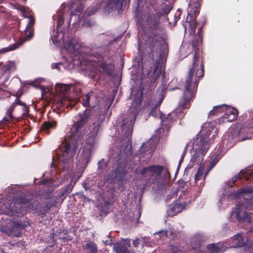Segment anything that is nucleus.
Returning <instances> with one entry per match:
<instances>
[{"instance_id": "nucleus-9", "label": "nucleus", "mask_w": 253, "mask_h": 253, "mask_svg": "<svg viewBox=\"0 0 253 253\" xmlns=\"http://www.w3.org/2000/svg\"><path fill=\"white\" fill-rule=\"evenodd\" d=\"M71 85L70 84H56L55 88L56 91L63 94L64 96V98L60 99V106L61 107H65L67 108H72L74 107V104H72L71 101L67 97L68 92L70 89Z\"/></svg>"}, {"instance_id": "nucleus-6", "label": "nucleus", "mask_w": 253, "mask_h": 253, "mask_svg": "<svg viewBox=\"0 0 253 253\" xmlns=\"http://www.w3.org/2000/svg\"><path fill=\"white\" fill-rule=\"evenodd\" d=\"M225 112L223 116V122H231L235 120L238 116V111L236 109L231 107V106L226 104L216 106L209 113V117L218 115L219 114Z\"/></svg>"}, {"instance_id": "nucleus-48", "label": "nucleus", "mask_w": 253, "mask_h": 253, "mask_svg": "<svg viewBox=\"0 0 253 253\" xmlns=\"http://www.w3.org/2000/svg\"><path fill=\"white\" fill-rule=\"evenodd\" d=\"M26 7H25L23 5H19V4H18L17 5V6L16 7V8L19 10L21 13H22L23 12H24V11L25 10V9H26Z\"/></svg>"}, {"instance_id": "nucleus-63", "label": "nucleus", "mask_w": 253, "mask_h": 253, "mask_svg": "<svg viewBox=\"0 0 253 253\" xmlns=\"http://www.w3.org/2000/svg\"><path fill=\"white\" fill-rule=\"evenodd\" d=\"M184 152L182 154V156H181V158H184Z\"/></svg>"}, {"instance_id": "nucleus-35", "label": "nucleus", "mask_w": 253, "mask_h": 253, "mask_svg": "<svg viewBox=\"0 0 253 253\" xmlns=\"http://www.w3.org/2000/svg\"><path fill=\"white\" fill-rule=\"evenodd\" d=\"M25 34L26 35V37L25 38V41H29L33 37L34 34V28H26V30L25 31Z\"/></svg>"}, {"instance_id": "nucleus-10", "label": "nucleus", "mask_w": 253, "mask_h": 253, "mask_svg": "<svg viewBox=\"0 0 253 253\" xmlns=\"http://www.w3.org/2000/svg\"><path fill=\"white\" fill-rule=\"evenodd\" d=\"M52 42L54 44L57 45L62 41L64 46L66 49H78L81 47V44L75 42V38H72L68 41H64V34L61 32H57L56 34L52 38Z\"/></svg>"}, {"instance_id": "nucleus-17", "label": "nucleus", "mask_w": 253, "mask_h": 253, "mask_svg": "<svg viewBox=\"0 0 253 253\" xmlns=\"http://www.w3.org/2000/svg\"><path fill=\"white\" fill-rule=\"evenodd\" d=\"M234 213L239 222L250 223L252 221V216L250 212H242L240 208H236Z\"/></svg>"}, {"instance_id": "nucleus-23", "label": "nucleus", "mask_w": 253, "mask_h": 253, "mask_svg": "<svg viewBox=\"0 0 253 253\" xmlns=\"http://www.w3.org/2000/svg\"><path fill=\"white\" fill-rule=\"evenodd\" d=\"M22 93L18 94V92L13 95L16 97L14 102L11 105H14V107L15 108L16 105H20L23 107V114L26 115L29 113V107L26 105V103L22 101L20 97L22 95Z\"/></svg>"}, {"instance_id": "nucleus-26", "label": "nucleus", "mask_w": 253, "mask_h": 253, "mask_svg": "<svg viewBox=\"0 0 253 253\" xmlns=\"http://www.w3.org/2000/svg\"><path fill=\"white\" fill-rule=\"evenodd\" d=\"M232 246L231 247L236 248L238 247H243L245 245L242 236L240 234L235 235L232 238Z\"/></svg>"}, {"instance_id": "nucleus-16", "label": "nucleus", "mask_w": 253, "mask_h": 253, "mask_svg": "<svg viewBox=\"0 0 253 253\" xmlns=\"http://www.w3.org/2000/svg\"><path fill=\"white\" fill-rule=\"evenodd\" d=\"M139 89L135 92L132 101V106L134 107V110L136 111L139 109L143 98V90L144 88L142 83L139 84Z\"/></svg>"}, {"instance_id": "nucleus-13", "label": "nucleus", "mask_w": 253, "mask_h": 253, "mask_svg": "<svg viewBox=\"0 0 253 253\" xmlns=\"http://www.w3.org/2000/svg\"><path fill=\"white\" fill-rule=\"evenodd\" d=\"M164 169V167L161 165H152L148 167L143 168L140 171V174L144 177L150 179L152 175L159 176Z\"/></svg>"}, {"instance_id": "nucleus-20", "label": "nucleus", "mask_w": 253, "mask_h": 253, "mask_svg": "<svg viewBox=\"0 0 253 253\" xmlns=\"http://www.w3.org/2000/svg\"><path fill=\"white\" fill-rule=\"evenodd\" d=\"M154 147L151 145V143L150 142L143 143L141 148L137 151V155L140 156L141 158V156L144 157L145 155H147L148 154L150 156L154 151Z\"/></svg>"}, {"instance_id": "nucleus-15", "label": "nucleus", "mask_w": 253, "mask_h": 253, "mask_svg": "<svg viewBox=\"0 0 253 253\" xmlns=\"http://www.w3.org/2000/svg\"><path fill=\"white\" fill-rule=\"evenodd\" d=\"M57 204L56 200L48 198L46 200L45 205L38 211V214L42 218H44L52 206H55Z\"/></svg>"}, {"instance_id": "nucleus-38", "label": "nucleus", "mask_w": 253, "mask_h": 253, "mask_svg": "<svg viewBox=\"0 0 253 253\" xmlns=\"http://www.w3.org/2000/svg\"><path fill=\"white\" fill-rule=\"evenodd\" d=\"M67 194L63 188H61L58 191L57 197L58 198H62V200H64L67 197Z\"/></svg>"}, {"instance_id": "nucleus-39", "label": "nucleus", "mask_w": 253, "mask_h": 253, "mask_svg": "<svg viewBox=\"0 0 253 253\" xmlns=\"http://www.w3.org/2000/svg\"><path fill=\"white\" fill-rule=\"evenodd\" d=\"M100 124L101 123L99 121H95L94 122L93 124V127L90 129V131L98 133L99 128L100 127Z\"/></svg>"}, {"instance_id": "nucleus-59", "label": "nucleus", "mask_w": 253, "mask_h": 253, "mask_svg": "<svg viewBox=\"0 0 253 253\" xmlns=\"http://www.w3.org/2000/svg\"><path fill=\"white\" fill-rule=\"evenodd\" d=\"M183 160V158H181V159L180 160V161H179V166H178V167H179V166L180 165V164L182 162Z\"/></svg>"}, {"instance_id": "nucleus-34", "label": "nucleus", "mask_w": 253, "mask_h": 253, "mask_svg": "<svg viewBox=\"0 0 253 253\" xmlns=\"http://www.w3.org/2000/svg\"><path fill=\"white\" fill-rule=\"evenodd\" d=\"M114 174L117 178L122 180L125 176L126 172L124 169L117 168L115 169Z\"/></svg>"}, {"instance_id": "nucleus-37", "label": "nucleus", "mask_w": 253, "mask_h": 253, "mask_svg": "<svg viewBox=\"0 0 253 253\" xmlns=\"http://www.w3.org/2000/svg\"><path fill=\"white\" fill-rule=\"evenodd\" d=\"M18 46V44H13L7 47L3 48L0 49V54L15 50L17 49Z\"/></svg>"}, {"instance_id": "nucleus-32", "label": "nucleus", "mask_w": 253, "mask_h": 253, "mask_svg": "<svg viewBox=\"0 0 253 253\" xmlns=\"http://www.w3.org/2000/svg\"><path fill=\"white\" fill-rule=\"evenodd\" d=\"M163 99H161L159 101V102L155 104L151 109V110L150 112V114L154 117H157L159 113H161L160 111V107L162 102Z\"/></svg>"}, {"instance_id": "nucleus-11", "label": "nucleus", "mask_w": 253, "mask_h": 253, "mask_svg": "<svg viewBox=\"0 0 253 253\" xmlns=\"http://www.w3.org/2000/svg\"><path fill=\"white\" fill-rule=\"evenodd\" d=\"M200 5L199 4H193L192 5L190 11H188L186 22L189 23L191 31L190 34H195V33L197 25L196 17L200 13Z\"/></svg>"}, {"instance_id": "nucleus-40", "label": "nucleus", "mask_w": 253, "mask_h": 253, "mask_svg": "<svg viewBox=\"0 0 253 253\" xmlns=\"http://www.w3.org/2000/svg\"><path fill=\"white\" fill-rule=\"evenodd\" d=\"M90 96L88 94H86L83 98V105L84 107H88L89 106Z\"/></svg>"}, {"instance_id": "nucleus-30", "label": "nucleus", "mask_w": 253, "mask_h": 253, "mask_svg": "<svg viewBox=\"0 0 253 253\" xmlns=\"http://www.w3.org/2000/svg\"><path fill=\"white\" fill-rule=\"evenodd\" d=\"M220 244L216 245L215 244H210L208 246V249L211 253H222L224 251V249H221Z\"/></svg>"}, {"instance_id": "nucleus-21", "label": "nucleus", "mask_w": 253, "mask_h": 253, "mask_svg": "<svg viewBox=\"0 0 253 253\" xmlns=\"http://www.w3.org/2000/svg\"><path fill=\"white\" fill-rule=\"evenodd\" d=\"M181 210V205L177 201H175L169 205L168 212L169 215L173 216L180 212Z\"/></svg>"}, {"instance_id": "nucleus-44", "label": "nucleus", "mask_w": 253, "mask_h": 253, "mask_svg": "<svg viewBox=\"0 0 253 253\" xmlns=\"http://www.w3.org/2000/svg\"><path fill=\"white\" fill-rule=\"evenodd\" d=\"M73 188V186L71 184V183L63 187V189H65L67 193H70Z\"/></svg>"}, {"instance_id": "nucleus-55", "label": "nucleus", "mask_w": 253, "mask_h": 253, "mask_svg": "<svg viewBox=\"0 0 253 253\" xmlns=\"http://www.w3.org/2000/svg\"><path fill=\"white\" fill-rule=\"evenodd\" d=\"M41 184H45L46 183V181L45 180H42L40 182Z\"/></svg>"}, {"instance_id": "nucleus-1", "label": "nucleus", "mask_w": 253, "mask_h": 253, "mask_svg": "<svg viewBox=\"0 0 253 253\" xmlns=\"http://www.w3.org/2000/svg\"><path fill=\"white\" fill-rule=\"evenodd\" d=\"M146 20L147 27L144 30L145 46L150 51V55L153 58L155 53L161 56L165 46V40L161 34L160 20L165 15L170 11L169 6L160 8L158 0H146Z\"/></svg>"}, {"instance_id": "nucleus-36", "label": "nucleus", "mask_w": 253, "mask_h": 253, "mask_svg": "<svg viewBox=\"0 0 253 253\" xmlns=\"http://www.w3.org/2000/svg\"><path fill=\"white\" fill-rule=\"evenodd\" d=\"M98 169L101 170H107L108 165L107 162H105L104 159L99 160L97 164Z\"/></svg>"}, {"instance_id": "nucleus-54", "label": "nucleus", "mask_w": 253, "mask_h": 253, "mask_svg": "<svg viewBox=\"0 0 253 253\" xmlns=\"http://www.w3.org/2000/svg\"><path fill=\"white\" fill-rule=\"evenodd\" d=\"M104 205L105 206H109L110 205V202L109 201H105Z\"/></svg>"}, {"instance_id": "nucleus-46", "label": "nucleus", "mask_w": 253, "mask_h": 253, "mask_svg": "<svg viewBox=\"0 0 253 253\" xmlns=\"http://www.w3.org/2000/svg\"><path fill=\"white\" fill-rule=\"evenodd\" d=\"M15 66L14 62L13 61L9 62L6 65H5V69L6 70H10Z\"/></svg>"}, {"instance_id": "nucleus-28", "label": "nucleus", "mask_w": 253, "mask_h": 253, "mask_svg": "<svg viewBox=\"0 0 253 253\" xmlns=\"http://www.w3.org/2000/svg\"><path fill=\"white\" fill-rule=\"evenodd\" d=\"M206 172V171L205 172V167L204 166H200L198 168L197 172L195 175V184H196V185H197V181L201 179L203 177V180H205V179H204V175Z\"/></svg>"}, {"instance_id": "nucleus-29", "label": "nucleus", "mask_w": 253, "mask_h": 253, "mask_svg": "<svg viewBox=\"0 0 253 253\" xmlns=\"http://www.w3.org/2000/svg\"><path fill=\"white\" fill-rule=\"evenodd\" d=\"M219 159L220 158L218 155H216L215 156H214V157L212 158L211 161L210 162L207 169L206 172L205 174L204 179H206V177L208 175V173L209 172V171L216 165V164L219 161Z\"/></svg>"}, {"instance_id": "nucleus-24", "label": "nucleus", "mask_w": 253, "mask_h": 253, "mask_svg": "<svg viewBox=\"0 0 253 253\" xmlns=\"http://www.w3.org/2000/svg\"><path fill=\"white\" fill-rule=\"evenodd\" d=\"M98 67L101 72L108 76L112 75L114 69V67L112 64H107L104 62L100 63Z\"/></svg>"}, {"instance_id": "nucleus-57", "label": "nucleus", "mask_w": 253, "mask_h": 253, "mask_svg": "<svg viewBox=\"0 0 253 253\" xmlns=\"http://www.w3.org/2000/svg\"><path fill=\"white\" fill-rule=\"evenodd\" d=\"M169 197L166 200V202H169V200L171 199L172 198V197H171L170 196H168Z\"/></svg>"}, {"instance_id": "nucleus-47", "label": "nucleus", "mask_w": 253, "mask_h": 253, "mask_svg": "<svg viewBox=\"0 0 253 253\" xmlns=\"http://www.w3.org/2000/svg\"><path fill=\"white\" fill-rule=\"evenodd\" d=\"M205 23H206V21H204L202 26H201L200 28H199L197 34L196 35H195L196 36H200L201 37H202V36H203V32H202L203 26L205 24Z\"/></svg>"}, {"instance_id": "nucleus-8", "label": "nucleus", "mask_w": 253, "mask_h": 253, "mask_svg": "<svg viewBox=\"0 0 253 253\" xmlns=\"http://www.w3.org/2000/svg\"><path fill=\"white\" fill-rule=\"evenodd\" d=\"M97 133L90 130L86 138L83 150L82 163L86 166L90 161L92 152L94 150L95 139Z\"/></svg>"}, {"instance_id": "nucleus-25", "label": "nucleus", "mask_w": 253, "mask_h": 253, "mask_svg": "<svg viewBox=\"0 0 253 253\" xmlns=\"http://www.w3.org/2000/svg\"><path fill=\"white\" fill-rule=\"evenodd\" d=\"M253 193V186H244L240 188L234 194V196L236 198H240L247 195L248 194Z\"/></svg>"}, {"instance_id": "nucleus-4", "label": "nucleus", "mask_w": 253, "mask_h": 253, "mask_svg": "<svg viewBox=\"0 0 253 253\" xmlns=\"http://www.w3.org/2000/svg\"><path fill=\"white\" fill-rule=\"evenodd\" d=\"M38 202L35 197L26 195L14 199L13 205L9 206V209L12 212L25 214L28 211L35 208Z\"/></svg>"}, {"instance_id": "nucleus-51", "label": "nucleus", "mask_w": 253, "mask_h": 253, "mask_svg": "<svg viewBox=\"0 0 253 253\" xmlns=\"http://www.w3.org/2000/svg\"><path fill=\"white\" fill-rule=\"evenodd\" d=\"M139 244V240L138 238L133 241V245L135 247H137Z\"/></svg>"}, {"instance_id": "nucleus-52", "label": "nucleus", "mask_w": 253, "mask_h": 253, "mask_svg": "<svg viewBox=\"0 0 253 253\" xmlns=\"http://www.w3.org/2000/svg\"><path fill=\"white\" fill-rule=\"evenodd\" d=\"M64 20L62 17H59L58 19V26L62 25L63 24Z\"/></svg>"}, {"instance_id": "nucleus-22", "label": "nucleus", "mask_w": 253, "mask_h": 253, "mask_svg": "<svg viewBox=\"0 0 253 253\" xmlns=\"http://www.w3.org/2000/svg\"><path fill=\"white\" fill-rule=\"evenodd\" d=\"M123 6V0H108L105 7L109 9V11H112L114 10L122 8Z\"/></svg>"}, {"instance_id": "nucleus-45", "label": "nucleus", "mask_w": 253, "mask_h": 253, "mask_svg": "<svg viewBox=\"0 0 253 253\" xmlns=\"http://www.w3.org/2000/svg\"><path fill=\"white\" fill-rule=\"evenodd\" d=\"M15 109V108L14 107V105H11V106L9 107V108L8 109L7 111V114L10 118V120H11L13 117L12 115V112Z\"/></svg>"}, {"instance_id": "nucleus-18", "label": "nucleus", "mask_w": 253, "mask_h": 253, "mask_svg": "<svg viewBox=\"0 0 253 253\" xmlns=\"http://www.w3.org/2000/svg\"><path fill=\"white\" fill-rule=\"evenodd\" d=\"M172 115V113H169L168 114L167 117H166L165 114L160 113V118L161 120L162 127L163 129L168 130L172 126L174 122V119Z\"/></svg>"}, {"instance_id": "nucleus-2", "label": "nucleus", "mask_w": 253, "mask_h": 253, "mask_svg": "<svg viewBox=\"0 0 253 253\" xmlns=\"http://www.w3.org/2000/svg\"><path fill=\"white\" fill-rule=\"evenodd\" d=\"M202 43V37L200 36H194L192 41V46L196 48L193 58L192 65L190 67L188 76L182 87L183 90L182 98L180 105L183 109L187 108L189 102L195 97L197 91L199 81L203 78L205 74L204 61L202 60L200 68L197 69L200 56L198 46Z\"/></svg>"}, {"instance_id": "nucleus-27", "label": "nucleus", "mask_w": 253, "mask_h": 253, "mask_svg": "<svg viewBox=\"0 0 253 253\" xmlns=\"http://www.w3.org/2000/svg\"><path fill=\"white\" fill-rule=\"evenodd\" d=\"M24 228V225L20 223L15 222L11 231V235L19 237L21 234L20 231Z\"/></svg>"}, {"instance_id": "nucleus-62", "label": "nucleus", "mask_w": 253, "mask_h": 253, "mask_svg": "<svg viewBox=\"0 0 253 253\" xmlns=\"http://www.w3.org/2000/svg\"><path fill=\"white\" fill-rule=\"evenodd\" d=\"M23 2H24V3H26V2L27 1V0H21Z\"/></svg>"}, {"instance_id": "nucleus-33", "label": "nucleus", "mask_w": 253, "mask_h": 253, "mask_svg": "<svg viewBox=\"0 0 253 253\" xmlns=\"http://www.w3.org/2000/svg\"><path fill=\"white\" fill-rule=\"evenodd\" d=\"M117 253H135L133 251H129L124 245H118L116 247Z\"/></svg>"}, {"instance_id": "nucleus-58", "label": "nucleus", "mask_w": 253, "mask_h": 253, "mask_svg": "<svg viewBox=\"0 0 253 253\" xmlns=\"http://www.w3.org/2000/svg\"><path fill=\"white\" fill-rule=\"evenodd\" d=\"M4 91V92H5V93H6V94H8V96H7L8 97H10V94L9 92L7 91Z\"/></svg>"}, {"instance_id": "nucleus-61", "label": "nucleus", "mask_w": 253, "mask_h": 253, "mask_svg": "<svg viewBox=\"0 0 253 253\" xmlns=\"http://www.w3.org/2000/svg\"><path fill=\"white\" fill-rule=\"evenodd\" d=\"M99 2V3H101L102 2L103 0H97Z\"/></svg>"}, {"instance_id": "nucleus-43", "label": "nucleus", "mask_w": 253, "mask_h": 253, "mask_svg": "<svg viewBox=\"0 0 253 253\" xmlns=\"http://www.w3.org/2000/svg\"><path fill=\"white\" fill-rule=\"evenodd\" d=\"M24 16V17L26 18H29L32 16L31 12L29 10V8L28 7H26L24 12L22 13Z\"/></svg>"}, {"instance_id": "nucleus-41", "label": "nucleus", "mask_w": 253, "mask_h": 253, "mask_svg": "<svg viewBox=\"0 0 253 253\" xmlns=\"http://www.w3.org/2000/svg\"><path fill=\"white\" fill-rule=\"evenodd\" d=\"M99 8V6H97V7H94L92 8V9H90V8H88L87 10V15H91L95 13L98 9Z\"/></svg>"}, {"instance_id": "nucleus-14", "label": "nucleus", "mask_w": 253, "mask_h": 253, "mask_svg": "<svg viewBox=\"0 0 253 253\" xmlns=\"http://www.w3.org/2000/svg\"><path fill=\"white\" fill-rule=\"evenodd\" d=\"M194 145L198 146V147L196 148V150L201 151L202 155L204 156L210 146L208 143V137L206 135H201L194 141Z\"/></svg>"}, {"instance_id": "nucleus-19", "label": "nucleus", "mask_w": 253, "mask_h": 253, "mask_svg": "<svg viewBox=\"0 0 253 253\" xmlns=\"http://www.w3.org/2000/svg\"><path fill=\"white\" fill-rule=\"evenodd\" d=\"M57 122L55 120H48L44 121L42 125L41 130L47 134H49L50 131L56 128Z\"/></svg>"}, {"instance_id": "nucleus-56", "label": "nucleus", "mask_w": 253, "mask_h": 253, "mask_svg": "<svg viewBox=\"0 0 253 253\" xmlns=\"http://www.w3.org/2000/svg\"><path fill=\"white\" fill-rule=\"evenodd\" d=\"M201 242L200 241H198V242H197V244L196 245L197 246L198 248L200 247V246H201Z\"/></svg>"}, {"instance_id": "nucleus-60", "label": "nucleus", "mask_w": 253, "mask_h": 253, "mask_svg": "<svg viewBox=\"0 0 253 253\" xmlns=\"http://www.w3.org/2000/svg\"><path fill=\"white\" fill-rule=\"evenodd\" d=\"M249 231L250 232H253V226L252 227H251Z\"/></svg>"}, {"instance_id": "nucleus-53", "label": "nucleus", "mask_w": 253, "mask_h": 253, "mask_svg": "<svg viewBox=\"0 0 253 253\" xmlns=\"http://www.w3.org/2000/svg\"><path fill=\"white\" fill-rule=\"evenodd\" d=\"M193 1L194 4H199L201 5V3L202 0H192Z\"/></svg>"}, {"instance_id": "nucleus-50", "label": "nucleus", "mask_w": 253, "mask_h": 253, "mask_svg": "<svg viewBox=\"0 0 253 253\" xmlns=\"http://www.w3.org/2000/svg\"><path fill=\"white\" fill-rule=\"evenodd\" d=\"M84 7L81 4H80V5H79L78 7L75 9V11L78 13H81Z\"/></svg>"}, {"instance_id": "nucleus-5", "label": "nucleus", "mask_w": 253, "mask_h": 253, "mask_svg": "<svg viewBox=\"0 0 253 253\" xmlns=\"http://www.w3.org/2000/svg\"><path fill=\"white\" fill-rule=\"evenodd\" d=\"M253 138V119L246 121L240 129L232 130L229 139H236L238 141H243Z\"/></svg>"}, {"instance_id": "nucleus-42", "label": "nucleus", "mask_w": 253, "mask_h": 253, "mask_svg": "<svg viewBox=\"0 0 253 253\" xmlns=\"http://www.w3.org/2000/svg\"><path fill=\"white\" fill-rule=\"evenodd\" d=\"M30 19V21L27 24L26 28H34L33 26L35 23V18L32 16L31 17L28 18Z\"/></svg>"}, {"instance_id": "nucleus-3", "label": "nucleus", "mask_w": 253, "mask_h": 253, "mask_svg": "<svg viewBox=\"0 0 253 253\" xmlns=\"http://www.w3.org/2000/svg\"><path fill=\"white\" fill-rule=\"evenodd\" d=\"M80 119L72 125L69 134L65 136L64 140L59 147L62 152V156L66 157L69 154L73 155L77 149L79 140L83 135L82 128L88 122L92 115L91 111L85 109L82 114H79Z\"/></svg>"}, {"instance_id": "nucleus-64", "label": "nucleus", "mask_w": 253, "mask_h": 253, "mask_svg": "<svg viewBox=\"0 0 253 253\" xmlns=\"http://www.w3.org/2000/svg\"><path fill=\"white\" fill-rule=\"evenodd\" d=\"M66 239V237L62 238V240H64V241H65Z\"/></svg>"}, {"instance_id": "nucleus-49", "label": "nucleus", "mask_w": 253, "mask_h": 253, "mask_svg": "<svg viewBox=\"0 0 253 253\" xmlns=\"http://www.w3.org/2000/svg\"><path fill=\"white\" fill-rule=\"evenodd\" d=\"M158 67H156L155 68L154 71V77L152 79V80L151 81V82H153L152 80H154V82H155L156 80H157L158 77L159 76V75L158 74L157 76L156 74H157V69Z\"/></svg>"}, {"instance_id": "nucleus-12", "label": "nucleus", "mask_w": 253, "mask_h": 253, "mask_svg": "<svg viewBox=\"0 0 253 253\" xmlns=\"http://www.w3.org/2000/svg\"><path fill=\"white\" fill-rule=\"evenodd\" d=\"M243 179H244L245 181H249V183L251 181L253 182V171L250 169L241 170L240 172L230 179L229 183L239 186Z\"/></svg>"}, {"instance_id": "nucleus-31", "label": "nucleus", "mask_w": 253, "mask_h": 253, "mask_svg": "<svg viewBox=\"0 0 253 253\" xmlns=\"http://www.w3.org/2000/svg\"><path fill=\"white\" fill-rule=\"evenodd\" d=\"M85 249L89 250V253H97V247L96 244L93 241H88L85 245Z\"/></svg>"}, {"instance_id": "nucleus-7", "label": "nucleus", "mask_w": 253, "mask_h": 253, "mask_svg": "<svg viewBox=\"0 0 253 253\" xmlns=\"http://www.w3.org/2000/svg\"><path fill=\"white\" fill-rule=\"evenodd\" d=\"M135 118H127L123 120L121 126L122 136L121 141L122 145L126 148L128 145L131 144V134Z\"/></svg>"}]
</instances>
